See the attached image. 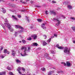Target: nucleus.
Here are the masks:
<instances>
[{
	"label": "nucleus",
	"mask_w": 75,
	"mask_h": 75,
	"mask_svg": "<svg viewBox=\"0 0 75 75\" xmlns=\"http://www.w3.org/2000/svg\"><path fill=\"white\" fill-rule=\"evenodd\" d=\"M0 75H6V72L3 71L0 72Z\"/></svg>",
	"instance_id": "f8f14e48"
},
{
	"label": "nucleus",
	"mask_w": 75,
	"mask_h": 75,
	"mask_svg": "<svg viewBox=\"0 0 75 75\" xmlns=\"http://www.w3.org/2000/svg\"><path fill=\"white\" fill-rule=\"evenodd\" d=\"M1 11H2L3 13H5L6 12V11L4 9V8H2L1 9Z\"/></svg>",
	"instance_id": "9b49d317"
},
{
	"label": "nucleus",
	"mask_w": 75,
	"mask_h": 75,
	"mask_svg": "<svg viewBox=\"0 0 75 75\" xmlns=\"http://www.w3.org/2000/svg\"><path fill=\"white\" fill-rule=\"evenodd\" d=\"M63 65H64V66H66V65H67V64H66V63L65 62L63 63Z\"/></svg>",
	"instance_id": "13d9d810"
},
{
	"label": "nucleus",
	"mask_w": 75,
	"mask_h": 75,
	"mask_svg": "<svg viewBox=\"0 0 75 75\" xmlns=\"http://www.w3.org/2000/svg\"><path fill=\"white\" fill-rule=\"evenodd\" d=\"M51 38H50L49 39H48V40H47L46 41L47 42V44H48V43H49V42H51Z\"/></svg>",
	"instance_id": "4468645a"
},
{
	"label": "nucleus",
	"mask_w": 75,
	"mask_h": 75,
	"mask_svg": "<svg viewBox=\"0 0 75 75\" xmlns=\"http://www.w3.org/2000/svg\"><path fill=\"white\" fill-rule=\"evenodd\" d=\"M24 50H25V51L23 52H25V53H26V51H27V47H25Z\"/></svg>",
	"instance_id": "2f4dec72"
},
{
	"label": "nucleus",
	"mask_w": 75,
	"mask_h": 75,
	"mask_svg": "<svg viewBox=\"0 0 75 75\" xmlns=\"http://www.w3.org/2000/svg\"><path fill=\"white\" fill-rule=\"evenodd\" d=\"M7 50L6 49H4L3 52L5 53V54H6L7 53Z\"/></svg>",
	"instance_id": "b1692460"
},
{
	"label": "nucleus",
	"mask_w": 75,
	"mask_h": 75,
	"mask_svg": "<svg viewBox=\"0 0 75 75\" xmlns=\"http://www.w3.org/2000/svg\"><path fill=\"white\" fill-rule=\"evenodd\" d=\"M4 24H5V25L6 27L8 28V29H9L11 32H13V31L14 30L13 28H11V25L10 24L5 23H4Z\"/></svg>",
	"instance_id": "f257e3e1"
},
{
	"label": "nucleus",
	"mask_w": 75,
	"mask_h": 75,
	"mask_svg": "<svg viewBox=\"0 0 75 75\" xmlns=\"http://www.w3.org/2000/svg\"><path fill=\"white\" fill-rule=\"evenodd\" d=\"M1 25L2 26L3 28L4 29V30H6V28H5V27L4 26V25L3 24H1Z\"/></svg>",
	"instance_id": "cd10ccee"
},
{
	"label": "nucleus",
	"mask_w": 75,
	"mask_h": 75,
	"mask_svg": "<svg viewBox=\"0 0 75 75\" xmlns=\"http://www.w3.org/2000/svg\"><path fill=\"white\" fill-rule=\"evenodd\" d=\"M5 56H6V55H5ZM5 56H4L3 55H2L1 56H0V57H1L2 59H3L4 58Z\"/></svg>",
	"instance_id": "bb28decb"
},
{
	"label": "nucleus",
	"mask_w": 75,
	"mask_h": 75,
	"mask_svg": "<svg viewBox=\"0 0 75 75\" xmlns=\"http://www.w3.org/2000/svg\"><path fill=\"white\" fill-rule=\"evenodd\" d=\"M27 21H28V22H29V19H27Z\"/></svg>",
	"instance_id": "69168bd1"
},
{
	"label": "nucleus",
	"mask_w": 75,
	"mask_h": 75,
	"mask_svg": "<svg viewBox=\"0 0 75 75\" xmlns=\"http://www.w3.org/2000/svg\"><path fill=\"white\" fill-rule=\"evenodd\" d=\"M54 37H57L58 35H57V34H54Z\"/></svg>",
	"instance_id": "49530a36"
},
{
	"label": "nucleus",
	"mask_w": 75,
	"mask_h": 75,
	"mask_svg": "<svg viewBox=\"0 0 75 75\" xmlns=\"http://www.w3.org/2000/svg\"><path fill=\"white\" fill-rule=\"evenodd\" d=\"M51 52L52 54H55V51H52Z\"/></svg>",
	"instance_id": "ea45409f"
},
{
	"label": "nucleus",
	"mask_w": 75,
	"mask_h": 75,
	"mask_svg": "<svg viewBox=\"0 0 75 75\" xmlns=\"http://www.w3.org/2000/svg\"><path fill=\"white\" fill-rule=\"evenodd\" d=\"M25 48V47H22V48H21V50H24Z\"/></svg>",
	"instance_id": "09e8293b"
},
{
	"label": "nucleus",
	"mask_w": 75,
	"mask_h": 75,
	"mask_svg": "<svg viewBox=\"0 0 75 75\" xmlns=\"http://www.w3.org/2000/svg\"><path fill=\"white\" fill-rule=\"evenodd\" d=\"M37 20L38 22H40V23H41L42 22V19H37Z\"/></svg>",
	"instance_id": "aec40b11"
},
{
	"label": "nucleus",
	"mask_w": 75,
	"mask_h": 75,
	"mask_svg": "<svg viewBox=\"0 0 75 75\" xmlns=\"http://www.w3.org/2000/svg\"><path fill=\"white\" fill-rule=\"evenodd\" d=\"M57 73L58 74H60V73H62V72H63V71H58L57 72Z\"/></svg>",
	"instance_id": "72a5a7b5"
},
{
	"label": "nucleus",
	"mask_w": 75,
	"mask_h": 75,
	"mask_svg": "<svg viewBox=\"0 0 75 75\" xmlns=\"http://www.w3.org/2000/svg\"><path fill=\"white\" fill-rule=\"evenodd\" d=\"M70 19L73 21H74V20H75V18L74 17H71Z\"/></svg>",
	"instance_id": "4be33fe9"
},
{
	"label": "nucleus",
	"mask_w": 75,
	"mask_h": 75,
	"mask_svg": "<svg viewBox=\"0 0 75 75\" xmlns=\"http://www.w3.org/2000/svg\"><path fill=\"white\" fill-rule=\"evenodd\" d=\"M11 55H12V56L13 57H15V55H16V53L15 51H14V50H11Z\"/></svg>",
	"instance_id": "0eeeda50"
},
{
	"label": "nucleus",
	"mask_w": 75,
	"mask_h": 75,
	"mask_svg": "<svg viewBox=\"0 0 75 75\" xmlns=\"http://www.w3.org/2000/svg\"><path fill=\"white\" fill-rule=\"evenodd\" d=\"M64 62H61V64H64Z\"/></svg>",
	"instance_id": "338daca9"
},
{
	"label": "nucleus",
	"mask_w": 75,
	"mask_h": 75,
	"mask_svg": "<svg viewBox=\"0 0 75 75\" xmlns=\"http://www.w3.org/2000/svg\"><path fill=\"white\" fill-rule=\"evenodd\" d=\"M12 17H13V18L14 19H15V20H17V21H18V19H17V18H16V17H14V16L13 15L12 16Z\"/></svg>",
	"instance_id": "412c9836"
},
{
	"label": "nucleus",
	"mask_w": 75,
	"mask_h": 75,
	"mask_svg": "<svg viewBox=\"0 0 75 75\" xmlns=\"http://www.w3.org/2000/svg\"><path fill=\"white\" fill-rule=\"evenodd\" d=\"M3 49V47H1V51Z\"/></svg>",
	"instance_id": "4d7b16f0"
},
{
	"label": "nucleus",
	"mask_w": 75,
	"mask_h": 75,
	"mask_svg": "<svg viewBox=\"0 0 75 75\" xmlns=\"http://www.w3.org/2000/svg\"><path fill=\"white\" fill-rule=\"evenodd\" d=\"M5 21L6 22V23L8 22V20H7V18H6L5 19Z\"/></svg>",
	"instance_id": "79ce46f5"
},
{
	"label": "nucleus",
	"mask_w": 75,
	"mask_h": 75,
	"mask_svg": "<svg viewBox=\"0 0 75 75\" xmlns=\"http://www.w3.org/2000/svg\"><path fill=\"white\" fill-rule=\"evenodd\" d=\"M53 20L54 21H58V19H57L56 18H53Z\"/></svg>",
	"instance_id": "393cba45"
},
{
	"label": "nucleus",
	"mask_w": 75,
	"mask_h": 75,
	"mask_svg": "<svg viewBox=\"0 0 75 75\" xmlns=\"http://www.w3.org/2000/svg\"><path fill=\"white\" fill-rule=\"evenodd\" d=\"M52 73H53V71H49L48 73V75H51L52 74Z\"/></svg>",
	"instance_id": "a211bd4d"
},
{
	"label": "nucleus",
	"mask_w": 75,
	"mask_h": 75,
	"mask_svg": "<svg viewBox=\"0 0 75 75\" xmlns=\"http://www.w3.org/2000/svg\"><path fill=\"white\" fill-rule=\"evenodd\" d=\"M55 11H50V14H53Z\"/></svg>",
	"instance_id": "7c9ffc66"
},
{
	"label": "nucleus",
	"mask_w": 75,
	"mask_h": 75,
	"mask_svg": "<svg viewBox=\"0 0 75 75\" xmlns=\"http://www.w3.org/2000/svg\"><path fill=\"white\" fill-rule=\"evenodd\" d=\"M7 69L9 70H11V68L10 67H7Z\"/></svg>",
	"instance_id": "473e14b6"
},
{
	"label": "nucleus",
	"mask_w": 75,
	"mask_h": 75,
	"mask_svg": "<svg viewBox=\"0 0 75 75\" xmlns=\"http://www.w3.org/2000/svg\"><path fill=\"white\" fill-rule=\"evenodd\" d=\"M53 14L54 15H56L57 14V13H56V12H54V13H53Z\"/></svg>",
	"instance_id": "3c124183"
},
{
	"label": "nucleus",
	"mask_w": 75,
	"mask_h": 75,
	"mask_svg": "<svg viewBox=\"0 0 75 75\" xmlns=\"http://www.w3.org/2000/svg\"><path fill=\"white\" fill-rule=\"evenodd\" d=\"M30 49L31 48H30V47H28V49L27 50V52H30Z\"/></svg>",
	"instance_id": "a878e982"
},
{
	"label": "nucleus",
	"mask_w": 75,
	"mask_h": 75,
	"mask_svg": "<svg viewBox=\"0 0 75 75\" xmlns=\"http://www.w3.org/2000/svg\"><path fill=\"white\" fill-rule=\"evenodd\" d=\"M54 59V60L55 61H57V59Z\"/></svg>",
	"instance_id": "e2e57ef3"
},
{
	"label": "nucleus",
	"mask_w": 75,
	"mask_h": 75,
	"mask_svg": "<svg viewBox=\"0 0 75 75\" xmlns=\"http://www.w3.org/2000/svg\"><path fill=\"white\" fill-rule=\"evenodd\" d=\"M23 30H21L19 31H18V33H23Z\"/></svg>",
	"instance_id": "5701e85b"
},
{
	"label": "nucleus",
	"mask_w": 75,
	"mask_h": 75,
	"mask_svg": "<svg viewBox=\"0 0 75 75\" xmlns=\"http://www.w3.org/2000/svg\"><path fill=\"white\" fill-rule=\"evenodd\" d=\"M16 61L18 63H21V61L19 59H16Z\"/></svg>",
	"instance_id": "f3484780"
},
{
	"label": "nucleus",
	"mask_w": 75,
	"mask_h": 75,
	"mask_svg": "<svg viewBox=\"0 0 75 75\" xmlns=\"http://www.w3.org/2000/svg\"><path fill=\"white\" fill-rule=\"evenodd\" d=\"M27 40L31 41V40H32V39L31 38V37H29L27 39Z\"/></svg>",
	"instance_id": "f704fd0d"
},
{
	"label": "nucleus",
	"mask_w": 75,
	"mask_h": 75,
	"mask_svg": "<svg viewBox=\"0 0 75 75\" xmlns=\"http://www.w3.org/2000/svg\"><path fill=\"white\" fill-rule=\"evenodd\" d=\"M15 27L16 29H17V28H20L21 29V30H24V28H23V27L19 25H15Z\"/></svg>",
	"instance_id": "20e7f679"
},
{
	"label": "nucleus",
	"mask_w": 75,
	"mask_h": 75,
	"mask_svg": "<svg viewBox=\"0 0 75 75\" xmlns=\"http://www.w3.org/2000/svg\"><path fill=\"white\" fill-rule=\"evenodd\" d=\"M67 7L69 8V9H72V6L70 5H68Z\"/></svg>",
	"instance_id": "2eb2a0df"
},
{
	"label": "nucleus",
	"mask_w": 75,
	"mask_h": 75,
	"mask_svg": "<svg viewBox=\"0 0 75 75\" xmlns=\"http://www.w3.org/2000/svg\"><path fill=\"white\" fill-rule=\"evenodd\" d=\"M6 53H7V54H10V52L7 51Z\"/></svg>",
	"instance_id": "bf43d9fd"
},
{
	"label": "nucleus",
	"mask_w": 75,
	"mask_h": 75,
	"mask_svg": "<svg viewBox=\"0 0 75 75\" xmlns=\"http://www.w3.org/2000/svg\"><path fill=\"white\" fill-rule=\"evenodd\" d=\"M22 71H25V69H24V68L23 67H22Z\"/></svg>",
	"instance_id": "de8ad7c7"
},
{
	"label": "nucleus",
	"mask_w": 75,
	"mask_h": 75,
	"mask_svg": "<svg viewBox=\"0 0 75 75\" xmlns=\"http://www.w3.org/2000/svg\"><path fill=\"white\" fill-rule=\"evenodd\" d=\"M20 70H21V68L18 67L17 70L18 71H19Z\"/></svg>",
	"instance_id": "58836bf2"
},
{
	"label": "nucleus",
	"mask_w": 75,
	"mask_h": 75,
	"mask_svg": "<svg viewBox=\"0 0 75 75\" xmlns=\"http://www.w3.org/2000/svg\"><path fill=\"white\" fill-rule=\"evenodd\" d=\"M41 69L42 71H46L45 70H46V69L45 68H43L42 69Z\"/></svg>",
	"instance_id": "6ab92c4d"
},
{
	"label": "nucleus",
	"mask_w": 75,
	"mask_h": 75,
	"mask_svg": "<svg viewBox=\"0 0 75 75\" xmlns=\"http://www.w3.org/2000/svg\"><path fill=\"white\" fill-rule=\"evenodd\" d=\"M48 13H49V12H48V11H46L45 12V13L47 15V14H48Z\"/></svg>",
	"instance_id": "c03bdc74"
},
{
	"label": "nucleus",
	"mask_w": 75,
	"mask_h": 75,
	"mask_svg": "<svg viewBox=\"0 0 75 75\" xmlns=\"http://www.w3.org/2000/svg\"><path fill=\"white\" fill-rule=\"evenodd\" d=\"M36 7H41V6H36Z\"/></svg>",
	"instance_id": "052dcab7"
},
{
	"label": "nucleus",
	"mask_w": 75,
	"mask_h": 75,
	"mask_svg": "<svg viewBox=\"0 0 75 75\" xmlns=\"http://www.w3.org/2000/svg\"><path fill=\"white\" fill-rule=\"evenodd\" d=\"M43 37H44L45 38V39H46V38H47V37L46 36V35H43Z\"/></svg>",
	"instance_id": "e433bc0d"
},
{
	"label": "nucleus",
	"mask_w": 75,
	"mask_h": 75,
	"mask_svg": "<svg viewBox=\"0 0 75 75\" xmlns=\"http://www.w3.org/2000/svg\"><path fill=\"white\" fill-rule=\"evenodd\" d=\"M31 37H33L34 40H36L37 38V35H32L31 36Z\"/></svg>",
	"instance_id": "39448f33"
},
{
	"label": "nucleus",
	"mask_w": 75,
	"mask_h": 75,
	"mask_svg": "<svg viewBox=\"0 0 75 75\" xmlns=\"http://www.w3.org/2000/svg\"><path fill=\"white\" fill-rule=\"evenodd\" d=\"M64 52L66 54H70V52L69 51V49L67 47H65L64 48Z\"/></svg>",
	"instance_id": "f03ea898"
},
{
	"label": "nucleus",
	"mask_w": 75,
	"mask_h": 75,
	"mask_svg": "<svg viewBox=\"0 0 75 75\" xmlns=\"http://www.w3.org/2000/svg\"><path fill=\"white\" fill-rule=\"evenodd\" d=\"M71 28L73 31H75V27H71Z\"/></svg>",
	"instance_id": "c756f323"
},
{
	"label": "nucleus",
	"mask_w": 75,
	"mask_h": 75,
	"mask_svg": "<svg viewBox=\"0 0 75 75\" xmlns=\"http://www.w3.org/2000/svg\"><path fill=\"white\" fill-rule=\"evenodd\" d=\"M9 6H10L11 7H12V4H9Z\"/></svg>",
	"instance_id": "864d4df0"
},
{
	"label": "nucleus",
	"mask_w": 75,
	"mask_h": 75,
	"mask_svg": "<svg viewBox=\"0 0 75 75\" xmlns=\"http://www.w3.org/2000/svg\"><path fill=\"white\" fill-rule=\"evenodd\" d=\"M52 3H53V4L57 3V2H56L55 1H52Z\"/></svg>",
	"instance_id": "a18cd8bd"
},
{
	"label": "nucleus",
	"mask_w": 75,
	"mask_h": 75,
	"mask_svg": "<svg viewBox=\"0 0 75 75\" xmlns=\"http://www.w3.org/2000/svg\"><path fill=\"white\" fill-rule=\"evenodd\" d=\"M19 37H21V35H19Z\"/></svg>",
	"instance_id": "774afa93"
},
{
	"label": "nucleus",
	"mask_w": 75,
	"mask_h": 75,
	"mask_svg": "<svg viewBox=\"0 0 75 75\" xmlns=\"http://www.w3.org/2000/svg\"><path fill=\"white\" fill-rule=\"evenodd\" d=\"M32 45L33 46H38V44H37V43H32Z\"/></svg>",
	"instance_id": "ddd939ff"
},
{
	"label": "nucleus",
	"mask_w": 75,
	"mask_h": 75,
	"mask_svg": "<svg viewBox=\"0 0 75 75\" xmlns=\"http://www.w3.org/2000/svg\"><path fill=\"white\" fill-rule=\"evenodd\" d=\"M58 48H59V49H60V50H62V49H64V47L62 46H60Z\"/></svg>",
	"instance_id": "c85d7f7f"
},
{
	"label": "nucleus",
	"mask_w": 75,
	"mask_h": 75,
	"mask_svg": "<svg viewBox=\"0 0 75 75\" xmlns=\"http://www.w3.org/2000/svg\"><path fill=\"white\" fill-rule=\"evenodd\" d=\"M59 44H57L56 46V48H59Z\"/></svg>",
	"instance_id": "4c0bfd02"
},
{
	"label": "nucleus",
	"mask_w": 75,
	"mask_h": 75,
	"mask_svg": "<svg viewBox=\"0 0 75 75\" xmlns=\"http://www.w3.org/2000/svg\"><path fill=\"white\" fill-rule=\"evenodd\" d=\"M18 72H19V73L20 74H22V73H21V71H18Z\"/></svg>",
	"instance_id": "6e6d98bb"
},
{
	"label": "nucleus",
	"mask_w": 75,
	"mask_h": 75,
	"mask_svg": "<svg viewBox=\"0 0 75 75\" xmlns=\"http://www.w3.org/2000/svg\"><path fill=\"white\" fill-rule=\"evenodd\" d=\"M66 66L67 67H71V64L69 62L67 61L66 62Z\"/></svg>",
	"instance_id": "1a4fd4ad"
},
{
	"label": "nucleus",
	"mask_w": 75,
	"mask_h": 75,
	"mask_svg": "<svg viewBox=\"0 0 75 75\" xmlns=\"http://www.w3.org/2000/svg\"><path fill=\"white\" fill-rule=\"evenodd\" d=\"M49 55L48 54L46 53L45 54V56L44 57L46 58V59H50L52 60V59H53V58H50V57L48 56Z\"/></svg>",
	"instance_id": "7ed1b4c3"
},
{
	"label": "nucleus",
	"mask_w": 75,
	"mask_h": 75,
	"mask_svg": "<svg viewBox=\"0 0 75 75\" xmlns=\"http://www.w3.org/2000/svg\"><path fill=\"white\" fill-rule=\"evenodd\" d=\"M56 23V25L57 26H58L60 25L61 24V21L59 20L57 21Z\"/></svg>",
	"instance_id": "6e6552de"
},
{
	"label": "nucleus",
	"mask_w": 75,
	"mask_h": 75,
	"mask_svg": "<svg viewBox=\"0 0 75 75\" xmlns=\"http://www.w3.org/2000/svg\"><path fill=\"white\" fill-rule=\"evenodd\" d=\"M73 43H74V44H75V40H74L73 41Z\"/></svg>",
	"instance_id": "0e129e2a"
},
{
	"label": "nucleus",
	"mask_w": 75,
	"mask_h": 75,
	"mask_svg": "<svg viewBox=\"0 0 75 75\" xmlns=\"http://www.w3.org/2000/svg\"><path fill=\"white\" fill-rule=\"evenodd\" d=\"M22 42H23V44H24L25 43V40H22Z\"/></svg>",
	"instance_id": "a19ab883"
},
{
	"label": "nucleus",
	"mask_w": 75,
	"mask_h": 75,
	"mask_svg": "<svg viewBox=\"0 0 75 75\" xmlns=\"http://www.w3.org/2000/svg\"><path fill=\"white\" fill-rule=\"evenodd\" d=\"M62 17H63V18L65 19V18H65V17L64 16H63V15H62Z\"/></svg>",
	"instance_id": "5fc2aeb1"
},
{
	"label": "nucleus",
	"mask_w": 75,
	"mask_h": 75,
	"mask_svg": "<svg viewBox=\"0 0 75 75\" xmlns=\"http://www.w3.org/2000/svg\"><path fill=\"white\" fill-rule=\"evenodd\" d=\"M25 11V10H21V11H22V12H24Z\"/></svg>",
	"instance_id": "680f3d73"
},
{
	"label": "nucleus",
	"mask_w": 75,
	"mask_h": 75,
	"mask_svg": "<svg viewBox=\"0 0 75 75\" xmlns=\"http://www.w3.org/2000/svg\"><path fill=\"white\" fill-rule=\"evenodd\" d=\"M47 44V43L46 42H43V46H45Z\"/></svg>",
	"instance_id": "dca6fc26"
},
{
	"label": "nucleus",
	"mask_w": 75,
	"mask_h": 75,
	"mask_svg": "<svg viewBox=\"0 0 75 75\" xmlns=\"http://www.w3.org/2000/svg\"><path fill=\"white\" fill-rule=\"evenodd\" d=\"M9 74L10 75H14V74H13V73L12 72H9Z\"/></svg>",
	"instance_id": "37998d69"
},
{
	"label": "nucleus",
	"mask_w": 75,
	"mask_h": 75,
	"mask_svg": "<svg viewBox=\"0 0 75 75\" xmlns=\"http://www.w3.org/2000/svg\"><path fill=\"white\" fill-rule=\"evenodd\" d=\"M45 23H42L41 25V27H42V28H43V29H45V28H46L45 27Z\"/></svg>",
	"instance_id": "9d476101"
},
{
	"label": "nucleus",
	"mask_w": 75,
	"mask_h": 75,
	"mask_svg": "<svg viewBox=\"0 0 75 75\" xmlns=\"http://www.w3.org/2000/svg\"><path fill=\"white\" fill-rule=\"evenodd\" d=\"M18 18H21V16L20 15H18Z\"/></svg>",
	"instance_id": "8fccbe9b"
},
{
	"label": "nucleus",
	"mask_w": 75,
	"mask_h": 75,
	"mask_svg": "<svg viewBox=\"0 0 75 75\" xmlns=\"http://www.w3.org/2000/svg\"><path fill=\"white\" fill-rule=\"evenodd\" d=\"M23 53H21V55L22 57H25V56H26V55H28V54H27L26 53L23 52Z\"/></svg>",
	"instance_id": "423d86ee"
},
{
	"label": "nucleus",
	"mask_w": 75,
	"mask_h": 75,
	"mask_svg": "<svg viewBox=\"0 0 75 75\" xmlns=\"http://www.w3.org/2000/svg\"><path fill=\"white\" fill-rule=\"evenodd\" d=\"M15 37H17V32H15Z\"/></svg>",
	"instance_id": "c9c22d12"
},
{
	"label": "nucleus",
	"mask_w": 75,
	"mask_h": 75,
	"mask_svg": "<svg viewBox=\"0 0 75 75\" xmlns=\"http://www.w3.org/2000/svg\"><path fill=\"white\" fill-rule=\"evenodd\" d=\"M20 1L21 2V3H23L24 4V3H25V2H23V1Z\"/></svg>",
	"instance_id": "603ef678"
}]
</instances>
